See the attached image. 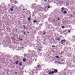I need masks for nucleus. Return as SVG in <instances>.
<instances>
[{"instance_id":"obj_14","label":"nucleus","mask_w":75,"mask_h":75,"mask_svg":"<svg viewBox=\"0 0 75 75\" xmlns=\"http://www.w3.org/2000/svg\"><path fill=\"white\" fill-rule=\"evenodd\" d=\"M37 21H36V20H34V21H33V23H37Z\"/></svg>"},{"instance_id":"obj_9","label":"nucleus","mask_w":75,"mask_h":75,"mask_svg":"<svg viewBox=\"0 0 75 75\" xmlns=\"http://www.w3.org/2000/svg\"><path fill=\"white\" fill-rule=\"evenodd\" d=\"M55 63L56 64H60V62H56Z\"/></svg>"},{"instance_id":"obj_34","label":"nucleus","mask_w":75,"mask_h":75,"mask_svg":"<svg viewBox=\"0 0 75 75\" xmlns=\"http://www.w3.org/2000/svg\"><path fill=\"white\" fill-rule=\"evenodd\" d=\"M40 50H41V49H39L38 50V51H40Z\"/></svg>"},{"instance_id":"obj_12","label":"nucleus","mask_w":75,"mask_h":75,"mask_svg":"<svg viewBox=\"0 0 75 75\" xmlns=\"http://www.w3.org/2000/svg\"><path fill=\"white\" fill-rule=\"evenodd\" d=\"M23 62H25L26 61V59H23Z\"/></svg>"},{"instance_id":"obj_29","label":"nucleus","mask_w":75,"mask_h":75,"mask_svg":"<svg viewBox=\"0 0 75 75\" xmlns=\"http://www.w3.org/2000/svg\"><path fill=\"white\" fill-rule=\"evenodd\" d=\"M48 8H50L51 7L50 6H47Z\"/></svg>"},{"instance_id":"obj_22","label":"nucleus","mask_w":75,"mask_h":75,"mask_svg":"<svg viewBox=\"0 0 75 75\" xmlns=\"http://www.w3.org/2000/svg\"><path fill=\"white\" fill-rule=\"evenodd\" d=\"M65 28V26H62V28Z\"/></svg>"},{"instance_id":"obj_47","label":"nucleus","mask_w":75,"mask_h":75,"mask_svg":"<svg viewBox=\"0 0 75 75\" xmlns=\"http://www.w3.org/2000/svg\"><path fill=\"white\" fill-rule=\"evenodd\" d=\"M65 70H66V69H64V71H65Z\"/></svg>"},{"instance_id":"obj_24","label":"nucleus","mask_w":75,"mask_h":75,"mask_svg":"<svg viewBox=\"0 0 75 75\" xmlns=\"http://www.w3.org/2000/svg\"><path fill=\"white\" fill-rule=\"evenodd\" d=\"M63 40V41H64V42H65V41H66V40H65V39L63 40Z\"/></svg>"},{"instance_id":"obj_40","label":"nucleus","mask_w":75,"mask_h":75,"mask_svg":"<svg viewBox=\"0 0 75 75\" xmlns=\"http://www.w3.org/2000/svg\"><path fill=\"white\" fill-rule=\"evenodd\" d=\"M62 54H63V53H62L61 52V53H60V54H61V55H62Z\"/></svg>"},{"instance_id":"obj_41","label":"nucleus","mask_w":75,"mask_h":75,"mask_svg":"<svg viewBox=\"0 0 75 75\" xmlns=\"http://www.w3.org/2000/svg\"><path fill=\"white\" fill-rule=\"evenodd\" d=\"M30 75H34V74H30Z\"/></svg>"},{"instance_id":"obj_6","label":"nucleus","mask_w":75,"mask_h":75,"mask_svg":"<svg viewBox=\"0 0 75 75\" xmlns=\"http://www.w3.org/2000/svg\"><path fill=\"white\" fill-rule=\"evenodd\" d=\"M28 21H31V18L30 17H29L28 19Z\"/></svg>"},{"instance_id":"obj_30","label":"nucleus","mask_w":75,"mask_h":75,"mask_svg":"<svg viewBox=\"0 0 75 75\" xmlns=\"http://www.w3.org/2000/svg\"><path fill=\"white\" fill-rule=\"evenodd\" d=\"M38 68H39L40 67V65H38Z\"/></svg>"},{"instance_id":"obj_7","label":"nucleus","mask_w":75,"mask_h":75,"mask_svg":"<svg viewBox=\"0 0 75 75\" xmlns=\"http://www.w3.org/2000/svg\"><path fill=\"white\" fill-rule=\"evenodd\" d=\"M23 27H24V29H26L27 28V27H25V25H23Z\"/></svg>"},{"instance_id":"obj_16","label":"nucleus","mask_w":75,"mask_h":75,"mask_svg":"<svg viewBox=\"0 0 75 75\" xmlns=\"http://www.w3.org/2000/svg\"><path fill=\"white\" fill-rule=\"evenodd\" d=\"M63 75H67V73L64 72L63 73Z\"/></svg>"},{"instance_id":"obj_38","label":"nucleus","mask_w":75,"mask_h":75,"mask_svg":"<svg viewBox=\"0 0 75 75\" xmlns=\"http://www.w3.org/2000/svg\"><path fill=\"white\" fill-rule=\"evenodd\" d=\"M20 40H21V41H23V39H20Z\"/></svg>"},{"instance_id":"obj_32","label":"nucleus","mask_w":75,"mask_h":75,"mask_svg":"<svg viewBox=\"0 0 75 75\" xmlns=\"http://www.w3.org/2000/svg\"><path fill=\"white\" fill-rule=\"evenodd\" d=\"M69 33H70V32H71V30H69Z\"/></svg>"},{"instance_id":"obj_1","label":"nucleus","mask_w":75,"mask_h":75,"mask_svg":"<svg viewBox=\"0 0 75 75\" xmlns=\"http://www.w3.org/2000/svg\"><path fill=\"white\" fill-rule=\"evenodd\" d=\"M54 71H53V73H54L55 74H56L58 72V70L57 69H53Z\"/></svg>"},{"instance_id":"obj_45","label":"nucleus","mask_w":75,"mask_h":75,"mask_svg":"<svg viewBox=\"0 0 75 75\" xmlns=\"http://www.w3.org/2000/svg\"><path fill=\"white\" fill-rule=\"evenodd\" d=\"M62 11V12H63V11L62 10V11Z\"/></svg>"},{"instance_id":"obj_20","label":"nucleus","mask_w":75,"mask_h":75,"mask_svg":"<svg viewBox=\"0 0 75 75\" xmlns=\"http://www.w3.org/2000/svg\"><path fill=\"white\" fill-rule=\"evenodd\" d=\"M56 58H59V56H56Z\"/></svg>"},{"instance_id":"obj_37","label":"nucleus","mask_w":75,"mask_h":75,"mask_svg":"<svg viewBox=\"0 0 75 75\" xmlns=\"http://www.w3.org/2000/svg\"><path fill=\"white\" fill-rule=\"evenodd\" d=\"M45 1H47V0H44Z\"/></svg>"},{"instance_id":"obj_46","label":"nucleus","mask_w":75,"mask_h":75,"mask_svg":"<svg viewBox=\"0 0 75 75\" xmlns=\"http://www.w3.org/2000/svg\"><path fill=\"white\" fill-rule=\"evenodd\" d=\"M20 63H22V62H20Z\"/></svg>"},{"instance_id":"obj_35","label":"nucleus","mask_w":75,"mask_h":75,"mask_svg":"<svg viewBox=\"0 0 75 75\" xmlns=\"http://www.w3.org/2000/svg\"><path fill=\"white\" fill-rule=\"evenodd\" d=\"M53 21H55V19H54V20H53Z\"/></svg>"},{"instance_id":"obj_44","label":"nucleus","mask_w":75,"mask_h":75,"mask_svg":"<svg viewBox=\"0 0 75 75\" xmlns=\"http://www.w3.org/2000/svg\"><path fill=\"white\" fill-rule=\"evenodd\" d=\"M15 31H16V32H17V30H15Z\"/></svg>"},{"instance_id":"obj_54","label":"nucleus","mask_w":75,"mask_h":75,"mask_svg":"<svg viewBox=\"0 0 75 75\" xmlns=\"http://www.w3.org/2000/svg\"><path fill=\"white\" fill-rule=\"evenodd\" d=\"M30 23H32L31 22H30Z\"/></svg>"},{"instance_id":"obj_28","label":"nucleus","mask_w":75,"mask_h":75,"mask_svg":"<svg viewBox=\"0 0 75 75\" xmlns=\"http://www.w3.org/2000/svg\"><path fill=\"white\" fill-rule=\"evenodd\" d=\"M57 20H60V18H58Z\"/></svg>"},{"instance_id":"obj_10","label":"nucleus","mask_w":75,"mask_h":75,"mask_svg":"<svg viewBox=\"0 0 75 75\" xmlns=\"http://www.w3.org/2000/svg\"><path fill=\"white\" fill-rule=\"evenodd\" d=\"M19 61H16V65H18V62H19Z\"/></svg>"},{"instance_id":"obj_31","label":"nucleus","mask_w":75,"mask_h":75,"mask_svg":"<svg viewBox=\"0 0 75 75\" xmlns=\"http://www.w3.org/2000/svg\"><path fill=\"white\" fill-rule=\"evenodd\" d=\"M67 31V30H64V32H66Z\"/></svg>"},{"instance_id":"obj_50","label":"nucleus","mask_w":75,"mask_h":75,"mask_svg":"<svg viewBox=\"0 0 75 75\" xmlns=\"http://www.w3.org/2000/svg\"><path fill=\"white\" fill-rule=\"evenodd\" d=\"M60 64H62V63H60Z\"/></svg>"},{"instance_id":"obj_39","label":"nucleus","mask_w":75,"mask_h":75,"mask_svg":"<svg viewBox=\"0 0 75 75\" xmlns=\"http://www.w3.org/2000/svg\"><path fill=\"white\" fill-rule=\"evenodd\" d=\"M4 17H3V18H2V19H4Z\"/></svg>"},{"instance_id":"obj_26","label":"nucleus","mask_w":75,"mask_h":75,"mask_svg":"<svg viewBox=\"0 0 75 75\" xmlns=\"http://www.w3.org/2000/svg\"><path fill=\"white\" fill-rule=\"evenodd\" d=\"M57 40H58V41H59V38H58L57 39Z\"/></svg>"},{"instance_id":"obj_15","label":"nucleus","mask_w":75,"mask_h":75,"mask_svg":"<svg viewBox=\"0 0 75 75\" xmlns=\"http://www.w3.org/2000/svg\"><path fill=\"white\" fill-rule=\"evenodd\" d=\"M63 13L64 14H67V12L66 11H64L63 12Z\"/></svg>"},{"instance_id":"obj_19","label":"nucleus","mask_w":75,"mask_h":75,"mask_svg":"<svg viewBox=\"0 0 75 75\" xmlns=\"http://www.w3.org/2000/svg\"><path fill=\"white\" fill-rule=\"evenodd\" d=\"M13 9H11V8H10V10L11 11H13Z\"/></svg>"},{"instance_id":"obj_56","label":"nucleus","mask_w":75,"mask_h":75,"mask_svg":"<svg viewBox=\"0 0 75 75\" xmlns=\"http://www.w3.org/2000/svg\"><path fill=\"white\" fill-rule=\"evenodd\" d=\"M24 10V9H23Z\"/></svg>"},{"instance_id":"obj_11","label":"nucleus","mask_w":75,"mask_h":75,"mask_svg":"<svg viewBox=\"0 0 75 75\" xmlns=\"http://www.w3.org/2000/svg\"><path fill=\"white\" fill-rule=\"evenodd\" d=\"M14 1V0H11L10 2L12 3H13V1Z\"/></svg>"},{"instance_id":"obj_48","label":"nucleus","mask_w":75,"mask_h":75,"mask_svg":"<svg viewBox=\"0 0 75 75\" xmlns=\"http://www.w3.org/2000/svg\"><path fill=\"white\" fill-rule=\"evenodd\" d=\"M28 33H29V32H28Z\"/></svg>"},{"instance_id":"obj_8","label":"nucleus","mask_w":75,"mask_h":75,"mask_svg":"<svg viewBox=\"0 0 75 75\" xmlns=\"http://www.w3.org/2000/svg\"><path fill=\"white\" fill-rule=\"evenodd\" d=\"M14 3L15 4H17L18 3V2L17 1H15Z\"/></svg>"},{"instance_id":"obj_53","label":"nucleus","mask_w":75,"mask_h":75,"mask_svg":"<svg viewBox=\"0 0 75 75\" xmlns=\"http://www.w3.org/2000/svg\"><path fill=\"white\" fill-rule=\"evenodd\" d=\"M21 18H22V17H21Z\"/></svg>"},{"instance_id":"obj_25","label":"nucleus","mask_w":75,"mask_h":75,"mask_svg":"<svg viewBox=\"0 0 75 75\" xmlns=\"http://www.w3.org/2000/svg\"><path fill=\"white\" fill-rule=\"evenodd\" d=\"M61 42H62V44H64V42H63V40H61Z\"/></svg>"},{"instance_id":"obj_27","label":"nucleus","mask_w":75,"mask_h":75,"mask_svg":"<svg viewBox=\"0 0 75 75\" xmlns=\"http://www.w3.org/2000/svg\"><path fill=\"white\" fill-rule=\"evenodd\" d=\"M24 35H26V34H25V32H24Z\"/></svg>"},{"instance_id":"obj_21","label":"nucleus","mask_w":75,"mask_h":75,"mask_svg":"<svg viewBox=\"0 0 75 75\" xmlns=\"http://www.w3.org/2000/svg\"><path fill=\"white\" fill-rule=\"evenodd\" d=\"M19 65H20V66H22V64L20 63L19 64Z\"/></svg>"},{"instance_id":"obj_51","label":"nucleus","mask_w":75,"mask_h":75,"mask_svg":"<svg viewBox=\"0 0 75 75\" xmlns=\"http://www.w3.org/2000/svg\"><path fill=\"white\" fill-rule=\"evenodd\" d=\"M19 39H20V37L19 38Z\"/></svg>"},{"instance_id":"obj_17","label":"nucleus","mask_w":75,"mask_h":75,"mask_svg":"<svg viewBox=\"0 0 75 75\" xmlns=\"http://www.w3.org/2000/svg\"><path fill=\"white\" fill-rule=\"evenodd\" d=\"M11 9H13L14 8V6H12L11 7Z\"/></svg>"},{"instance_id":"obj_13","label":"nucleus","mask_w":75,"mask_h":75,"mask_svg":"<svg viewBox=\"0 0 75 75\" xmlns=\"http://www.w3.org/2000/svg\"><path fill=\"white\" fill-rule=\"evenodd\" d=\"M43 35H45V34H46V32H43L42 33Z\"/></svg>"},{"instance_id":"obj_18","label":"nucleus","mask_w":75,"mask_h":75,"mask_svg":"<svg viewBox=\"0 0 75 75\" xmlns=\"http://www.w3.org/2000/svg\"><path fill=\"white\" fill-rule=\"evenodd\" d=\"M64 9H65V8L62 7V8L61 9V10H64Z\"/></svg>"},{"instance_id":"obj_23","label":"nucleus","mask_w":75,"mask_h":75,"mask_svg":"<svg viewBox=\"0 0 75 75\" xmlns=\"http://www.w3.org/2000/svg\"><path fill=\"white\" fill-rule=\"evenodd\" d=\"M24 56L25 57H26V56H27V54H24Z\"/></svg>"},{"instance_id":"obj_3","label":"nucleus","mask_w":75,"mask_h":75,"mask_svg":"<svg viewBox=\"0 0 75 75\" xmlns=\"http://www.w3.org/2000/svg\"><path fill=\"white\" fill-rule=\"evenodd\" d=\"M69 73L70 75H73V73H74V72L72 70H71L69 71Z\"/></svg>"},{"instance_id":"obj_36","label":"nucleus","mask_w":75,"mask_h":75,"mask_svg":"<svg viewBox=\"0 0 75 75\" xmlns=\"http://www.w3.org/2000/svg\"><path fill=\"white\" fill-rule=\"evenodd\" d=\"M64 51H62V52H61V53H64Z\"/></svg>"},{"instance_id":"obj_33","label":"nucleus","mask_w":75,"mask_h":75,"mask_svg":"<svg viewBox=\"0 0 75 75\" xmlns=\"http://www.w3.org/2000/svg\"><path fill=\"white\" fill-rule=\"evenodd\" d=\"M55 46L54 45L52 46V47H55Z\"/></svg>"},{"instance_id":"obj_42","label":"nucleus","mask_w":75,"mask_h":75,"mask_svg":"<svg viewBox=\"0 0 75 75\" xmlns=\"http://www.w3.org/2000/svg\"><path fill=\"white\" fill-rule=\"evenodd\" d=\"M6 29H7V30H8V28H6Z\"/></svg>"},{"instance_id":"obj_49","label":"nucleus","mask_w":75,"mask_h":75,"mask_svg":"<svg viewBox=\"0 0 75 75\" xmlns=\"http://www.w3.org/2000/svg\"><path fill=\"white\" fill-rule=\"evenodd\" d=\"M16 30H17V29H16Z\"/></svg>"},{"instance_id":"obj_2","label":"nucleus","mask_w":75,"mask_h":75,"mask_svg":"<svg viewBox=\"0 0 75 75\" xmlns=\"http://www.w3.org/2000/svg\"><path fill=\"white\" fill-rule=\"evenodd\" d=\"M51 74H52V75H54V72L53 71L49 72L48 74L49 75H51Z\"/></svg>"},{"instance_id":"obj_5","label":"nucleus","mask_w":75,"mask_h":75,"mask_svg":"<svg viewBox=\"0 0 75 75\" xmlns=\"http://www.w3.org/2000/svg\"><path fill=\"white\" fill-rule=\"evenodd\" d=\"M11 38L12 39V41H13V40H16V38H15L12 37Z\"/></svg>"},{"instance_id":"obj_43","label":"nucleus","mask_w":75,"mask_h":75,"mask_svg":"<svg viewBox=\"0 0 75 75\" xmlns=\"http://www.w3.org/2000/svg\"><path fill=\"white\" fill-rule=\"evenodd\" d=\"M21 6H22V5H21V6H20V7H21Z\"/></svg>"},{"instance_id":"obj_52","label":"nucleus","mask_w":75,"mask_h":75,"mask_svg":"<svg viewBox=\"0 0 75 75\" xmlns=\"http://www.w3.org/2000/svg\"><path fill=\"white\" fill-rule=\"evenodd\" d=\"M52 22V21H51Z\"/></svg>"},{"instance_id":"obj_55","label":"nucleus","mask_w":75,"mask_h":75,"mask_svg":"<svg viewBox=\"0 0 75 75\" xmlns=\"http://www.w3.org/2000/svg\"><path fill=\"white\" fill-rule=\"evenodd\" d=\"M6 25L7 26V25Z\"/></svg>"},{"instance_id":"obj_4","label":"nucleus","mask_w":75,"mask_h":75,"mask_svg":"<svg viewBox=\"0 0 75 75\" xmlns=\"http://www.w3.org/2000/svg\"><path fill=\"white\" fill-rule=\"evenodd\" d=\"M14 37H16V38H17V37H18V34H15L14 35Z\"/></svg>"}]
</instances>
